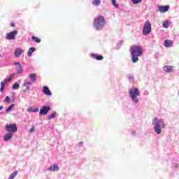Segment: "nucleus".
<instances>
[{"instance_id":"17","label":"nucleus","mask_w":179,"mask_h":179,"mask_svg":"<svg viewBox=\"0 0 179 179\" xmlns=\"http://www.w3.org/2000/svg\"><path fill=\"white\" fill-rule=\"evenodd\" d=\"M171 45H173V41H170V40H166L164 41V47H171Z\"/></svg>"},{"instance_id":"34","label":"nucleus","mask_w":179,"mask_h":179,"mask_svg":"<svg viewBox=\"0 0 179 179\" xmlns=\"http://www.w3.org/2000/svg\"><path fill=\"white\" fill-rule=\"evenodd\" d=\"M34 127H32L30 129H29V133L30 134H33V132H34Z\"/></svg>"},{"instance_id":"19","label":"nucleus","mask_w":179,"mask_h":179,"mask_svg":"<svg viewBox=\"0 0 179 179\" xmlns=\"http://www.w3.org/2000/svg\"><path fill=\"white\" fill-rule=\"evenodd\" d=\"M13 108H15V104H14V103L11 104V105L6 110V114H8V113H10V111H12V110H13Z\"/></svg>"},{"instance_id":"11","label":"nucleus","mask_w":179,"mask_h":179,"mask_svg":"<svg viewBox=\"0 0 179 179\" xmlns=\"http://www.w3.org/2000/svg\"><path fill=\"white\" fill-rule=\"evenodd\" d=\"M48 171H53L54 173H55V171H59V167L58 166V164H54L48 168Z\"/></svg>"},{"instance_id":"20","label":"nucleus","mask_w":179,"mask_h":179,"mask_svg":"<svg viewBox=\"0 0 179 179\" xmlns=\"http://www.w3.org/2000/svg\"><path fill=\"white\" fill-rule=\"evenodd\" d=\"M101 4V0H93L92 5L94 6H99V5Z\"/></svg>"},{"instance_id":"25","label":"nucleus","mask_w":179,"mask_h":179,"mask_svg":"<svg viewBox=\"0 0 179 179\" xmlns=\"http://www.w3.org/2000/svg\"><path fill=\"white\" fill-rule=\"evenodd\" d=\"M55 115H57V112H53L51 115H48L49 120H52L53 118H55Z\"/></svg>"},{"instance_id":"13","label":"nucleus","mask_w":179,"mask_h":179,"mask_svg":"<svg viewBox=\"0 0 179 179\" xmlns=\"http://www.w3.org/2000/svg\"><path fill=\"white\" fill-rule=\"evenodd\" d=\"M31 85H33V83H30V82H25L22 84L23 87H25L24 90H22V92L24 93H26V92H27V90H30V86H31Z\"/></svg>"},{"instance_id":"28","label":"nucleus","mask_w":179,"mask_h":179,"mask_svg":"<svg viewBox=\"0 0 179 179\" xmlns=\"http://www.w3.org/2000/svg\"><path fill=\"white\" fill-rule=\"evenodd\" d=\"M132 3H134V5H138V3H141V2H142V0H131Z\"/></svg>"},{"instance_id":"12","label":"nucleus","mask_w":179,"mask_h":179,"mask_svg":"<svg viewBox=\"0 0 179 179\" xmlns=\"http://www.w3.org/2000/svg\"><path fill=\"white\" fill-rule=\"evenodd\" d=\"M14 65H17V67L16 68V73L17 75H21V73L23 72V67H22V64H20L19 62H15Z\"/></svg>"},{"instance_id":"30","label":"nucleus","mask_w":179,"mask_h":179,"mask_svg":"<svg viewBox=\"0 0 179 179\" xmlns=\"http://www.w3.org/2000/svg\"><path fill=\"white\" fill-rule=\"evenodd\" d=\"M3 101L4 103H10V98L9 96H6Z\"/></svg>"},{"instance_id":"40","label":"nucleus","mask_w":179,"mask_h":179,"mask_svg":"<svg viewBox=\"0 0 179 179\" xmlns=\"http://www.w3.org/2000/svg\"><path fill=\"white\" fill-rule=\"evenodd\" d=\"M15 26V24H11V27H13Z\"/></svg>"},{"instance_id":"27","label":"nucleus","mask_w":179,"mask_h":179,"mask_svg":"<svg viewBox=\"0 0 179 179\" xmlns=\"http://www.w3.org/2000/svg\"><path fill=\"white\" fill-rule=\"evenodd\" d=\"M111 3L113 5V6L116 8H118V4H117V0H111Z\"/></svg>"},{"instance_id":"22","label":"nucleus","mask_w":179,"mask_h":179,"mask_svg":"<svg viewBox=\"0 0 179 179\" xmlns=\"http://www.w3.org/2000/svg\"><path fill=\"white\" fill-rule=\"evenodd\" d=\"M162 26L163 27H164V29H169L170 26V22L169 21H165L164 22H163Z\"/></svg>"},{"instance_id":"32","label":"nucleus","mask_w":179,"mask_h":179,"mask_svg":"<svg viewBox=\"0 0 179 179\" xmlns=\"http://www.w3.org/2000/svg\"><path fill=\"white\" fill-rule=\"evenodd\" d=\"M13 76H14V75L12 74V75L8 78V79H6V82H10V80H12V79H13Z\"/></svg>"},{"instance_id":"2","label":"nucleus","mask_w":179,"mask_h":179,"mask_svg":"<svg viewBox=\"0 0 179 179\" xmlns=\"http://www.w3.org/2000/svg\"><path fill=\"white\" fill-rule=\"evenodd\" d=\"M5 129L7 133L4 135L3 141L4 142H9L13 138V134L17 132V126H16V124H8L6 125Z\"/></svg>"},{"instance_id":"8","label":"nucleus","mask_w":179,"mask_h":179,"mask_svg":"<svg viewBox=\"0 0 179 179\" xmlns=\"http://www.w3.org/2000/svg\"><path fill=\"white\" fill-rule=\"evenodd\" d=\"M51 110V108L50 106H43L42 108L40 110L39 114L40 115H45L48 113V111Z\"/></svg>"},{"instance_id":"38","label":"nucleus","mask_w":179,"mask_h":179,"mask_svg":"<svg viewBox=\"0 0 179 179\" xmlns=\"http://www.w3.org/2000/svg\"><path fill=\"white\" fill-rule=\"evenodd\" d=\"M131 134H132V135H135V134H136V132L135 131H133L131 132Z\"/></svg>"},{"instance_id":"4","label":"nucleus","mask_w":179,"mask_h":179,"mask_svg":"<svg viewBox=\"0 0 179 179\" xmlns=\"http://www.w3.org/2000/svg\"><path fill=\"white\" fill-rule=\"evenodd\" d=\"M140 96L141 92H139V90L138 88L133 87L129 90V96L134 104H138L139 103V98L138 97Z\"/></svg>"},{"instance_id":"29","label":"nucleus","mask_w":179,"mask_h":179,"mask_svg":"<svg viewBox=\"0 0 179 179\" xmlns=\"http://www.w3.org/2000/svg\"><path fill=\"white\" fill-rule=\"evenodd\" d=\"M29 78H30L31 80H32L33 82H35V80H36V74H30Z\"/></svg>"},{"instance_id":"6","label":"nucleus","mask_w":179,"mask_h":179,"mask_svg":"<svg viewBox=\"0 0 179 179\" xmlns=\"http://www.w3.org/2000/svg\"><path fill=\"white\" fill-rule=\"evenodd\" d=\"M150 31H152V24H150V22L146 21L143 27L142 33L143 36H148V34H150Z\"/></svg>"},{"instance_id":"15","label":"nucleus","mask_w":179,"mask_h":179,"mask_svg":"<svg viewBox=\"0 0 179 179\" xmlns=\"http://www.w3.org/2000/svg\"><path fill=\"white\" fill-rule=\"evenodd\" d=\"M43 93L44 94H46L47 96H51V91H50V89L47 86L43 87Z\"/></svg>"},{"instance_id":"7","label":"nucleus","mask_w":179,"mask_h":179,"mask_svg":"<svg viewBox=\"0 0 179 179\" xmlns=\"http://www.w3.org/2000/svg\"><path fill=\"white\" fill-rule=\"evenodd\" d=\"M16 36H17V31L14 30L6 34V40H15L16 38Z\"/></svg>"},{"instance_id":"3","label":"nucleus","mask_w":179,"mask_h":179,"mask_svg":"<svg viewBox=\"0 0 179 179\" xmlns=\"http://www.w3.org/2000/svg\"><path fill=\"white\" fill-rule=\"evenodd\" d=\"M152 125L154 127V131L157 135H160L162 134V129L166 128L164 120L159 117H154L152 120Z\"/></svg>"},{"instance_id":"39","label":"nucleus","mask_w":179,"mask_h":179,"mask_svg":"<svg viewBox=\"0 0 179 179\" xmlns=\"http://www.w3.org/2000/svg\"><path fill=\"white\" fill-rule=\"evenodd\" d=\"M121 44H122V41H120V43H118V45H121Z\"/></svg>"},{"instance_id":"33","label":"nucleus","mask_w":179,"mask_h":179,"mask_svg":"<svg viewBox=\"0 0 179 179\" xmlns=\"http://www.w3.org/2000/svg\"><path fill=\"white\" fill-rule=\"evenodd\" d=\"M27 111H28V113H31V111H34L33 108L32 107H29L27 109Z\"/></svg>"},{"instance_id":"31","label":"nucleus","mask_w":179,"mask_h":179,"mask_svg":"<svg viewBox=\"0 0 179 179\" xmlns=\"http://www.w3.org/2000/svg\"><path fill=\"white\" fill-rule=\"evenodd\" d=\"M134 75H129V76H128V79H129V80L130 81V82H132V80H134Z\"/></svg>"},{"instance_id":"9","label":"nucleus","mask_w":179,"mask_h":179,"mask_svg":"<svg viewBox=\"0 0 179 179\" xmlns=\"http://www.w3.org/2000/svg\"><path fill=\"white\" fill-rule=\"evenodd\" d=\"M174 68H176L174 66H164L163 71H164L166 73H172V72H174Z\"/></svg>"},{"instance_id":"37","label":"nucleus","mask_w":179,"mask_h":179,"mask_svg":"<svg viewBox=\"0 0 179 179\" xmlns=\"http://www.w3.org/2000/svg\"><path fill=\"white\" fill-rule=\"evenodd\" d=\"M3 108V106H0V111Z\"/></svg>"},{"instance_id":"18","label":"nucleus","mask_w":179,"mask_h":179,"mask_svg":"<svg viewBox=\"0 0 179 179\" xmlns=\"http://www.w3.org/2000/svg\"><path fill=\"white\" fill-rule=\"evenodd\" d=\"M92 58H94L95 59H97V61H101L103 59V56L99 55H92Z\"/></svg>"},{"instance_id":"10","label":"nucleus","mask_w":179,"mask_h":179,"mask_svg":"<svg viewBox=\"0 0 179 179\" xmlns=\"http://www.w3.org/2000/svg\"><path fill=\"white\" fill-rule=\"evenodd\" d=\"M169 9H170V6H159L158 7V10L161 13H166V12H169Z\"/></svg>"},{"instance_id":"24","label":"nucleus","mask_w":179,"mask_h":179,"mask_svg":"<svg viewBox=\"0 0 179 179\" xmlns=\"http://www.w3.org/2000/svg\"><path fill=\"white\" fill-rule=\"evenodd\" d=\"M19 87H20V86L19 85V83H15L13 85V90H17L19 89Z\"/></svg>"},{"instance_id":"26","label":"nucleus","mask_w":179,"mask_h":179,"mask_svg":"<svg viewBox=\"0 0 179 179\" xmlns=\"http://www.w3.org/2000/svg\"><path fill=\"white\" fill-rule=\"evenodd\" d=\"M32 40L35 41V43H41V40L36 36H33Z\"/></svg>"},{"instance_id":"14","label":"nucleus","mask_w":179,"mask_h":179,"mask_svg":"<svg viewBox=\"0 0 179 179\" xmlns=\"http://www.w3.org/2000/svg\"><path fill=\"white\" fill-rule=\"evenodd\" d=\"M22 54H23V50H22L21 48L15 49L14 52V55L16 58H19V57H20Z\"/></svg>"},{"instance_id":"36","label":"nucleus","mask_w":179,"mask_h":179,"mask_svg":"<svg viewBox=\"0 0 179 179\" xmlns=\"http://www.w3.org/2000/svg\"><path fill=\"white\" fill-rule=\"evenodd\" d=\"M38 111V108H36L35 110H32V113H36Z\"/></svg>"},{"instance_id":"21","label":"nucleus","mask_w":179,"mask_h":179,"mask_svg":"<svg viewBox=\"0 0 179 179\" xmlns=\"http://www.w3.org/2000/svg\"><path fill=\"white\" fill-rule=\"evenodd\" d=\"M34 51H36L35 48H30L28 50V57H31V55L33 52H34Z\"/></svg>"},{"instance_id":"16","label":"nucleus","mask_w":179,"mask_h":179,"mask_svg":"<svg viewBox=\"0 0 179 179\" xmlns=\"http://www.w3.org/2000/svg\"><path fill=\"white\" fill-rule=\"evenodd\" d=\"M5 85H6V79H4L1 82V87H0V92L2 93L3 90H5Z\"/></svg>"},{"instance_id":"1","label":"nucleus","mask_w":179,"mask_h":179,"mask_svg":"<svg viewBox=\"0 0 179 179\" xmlns=\"http://www.w3.org/2000/svg\"><path fill=\"white\" fill-rule=\"evenodd\" d=\"M131 55V62L133 64H136L139 61V57L143 54V49L141 45H134L130 48Z\"/></svg>"},{"instance_id":"5","label":"nucleus","mask_w":179,"mask_h":179,"mask_svg":"<svg viewBox=\"0 0 179 179\" xmlns=\"http://www.w3.org/2000/svg\"><path fill=\"white\" fill-rule=\"evenodd\" d=\"M106 26V19L102 15L96 17L94 20V27L96 30H102Z\"/></svg>"},{"instance_id":"41","label":"nucleus","mask_w":179,"mask_h":179,"mask_svg":"<svg viewBox=\"0 0 179 179\" xmlns=\"http://www.w3.org/2000/svg\"><path fill=\"white\" fill-rule=\"evenodd\" d=\"M178 96H179V91H178Z\"/></svg>"},{"instance_id":"35","label":"nucleus","mask_w":179,"mask_h":179,"mask_svg":"<svg viewBox=\"0 0 179 179\" xmlns=\"http://www.w3.org/2000/svg\"><path fill=\"white\" fill-rule=\"evenodd\" d=\"M78 146H79V148H82V146H83V142H79Z\"/></svg>"},{"instance_id":"23","label":"nucleus","mask_w":179,"mask_h":179,"mask_svg":"<svg viewBox=\"0 0 179 179\" xmlns=\"http://www.w3.org/2000/svg\"><path fill=\"white\" fill-rule=\"evenodd\" d=\"M17 171H15L13 173L10 174V176H9L8 179H13L15 178V176H17Z\"/></svg>"}]
</instances>
